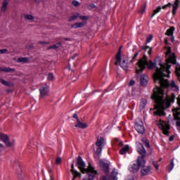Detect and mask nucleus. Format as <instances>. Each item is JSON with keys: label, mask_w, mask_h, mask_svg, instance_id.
<instances>
[{"label": "nucleus", "mask_w": 180, "mask_h": 180, "mask_svg": "<svg viewBox=\"0 0 180 180\" xmlns=\"http://www.w3.org/2000/svg\"><path fill=\"white\" fill-rule=\"evenodd\" d=\"M169 140V141H172V140H174V137L173 136H170Z\"/></svg>", "instance_id": "8fccbe9b"}, {"label": "nucleus", "mask_w": 180, "mask_h": 180, "mask_svg": "<svg viewBox=\"0 0 180 180\" xmlns=\"http://www.w3.org/2000/svg\"><path fill=\"white\" fill-rule=\"evenodd\" d=\"M153 165H154L155 168H156V169H158V167H160V166L158 165V164H157V163H153Z\"/></svg>", "instance_id": "a18cd8bd"}, {"label": "nucleus", "mask_w": 180, "mask_h": 180, "mask_svg": "<svg viewBox=\"0 0 180 180\" xmlns=\"http://www.w3.org/2000/svg\"><path fill=\"white\" fill-rule=\"evenodd\" d=\"M0 140L4 143L6 147H13L16 144L15 139L5 134H0Z\"/></svg>", "instance_id": "423d86ee"}, {"label": "nucleus", "mask_w": 180, "mask_h": 180, "mask_svg": "<svg viewBox=\"0 0 180 180\" xmlns=\"http://www.w3.org/2000/svg\"><path fill=\"white\" fill-rule=\"evenodd\" d=\"M39 44H50L49 41H39Z\"/></svg>", "instance_id": "79ce46f5"}, {"label": "nucleus", "mask_w": 180, "mask_h": 180, "mask_svg": "<svg viewBox=\"0 0 180 180\" xmlns=\"http://www.w3.org/2000/svg\"><path fill=\"white\" fill-rule=\"evenodd\" d=\"M76 57H78V54H77V53L75 54L73 56H72V60H75V58H76Z\"/></svg>", "instance_id": "49530a36"}, {"label": "nucleus", "mask_w": 180, "mask_h": 180, "mask_svg": "<svg viewBox=\"0 0 180 180\" xmlns=\"http://www.w3.org/2000/svg\"><path fill=\"white\" fill-rule=\"evenodd\" d=\"M0 70L4 71V72H13L15 69H12L11 68H3V69H0Z\"/></svg>", "instance_id": "c85d7f7f"}, {"label": "nucleus", "mask_w": 180, "mask_h": 180, "mask_svg": "<svg viewBox=\"0 0 180 180\" xmlns=\"http://www.w3.org/2000/svg\"><path fill=\"white\" fill-rule=\"evenodd\" d=\"M6 53H8V49H0V54H6Z\"/></svg>", "instance_id": "e433bc0d"}, {"label": "nucleus", "mask_w": 180, "mask_h": 180, "mask_svg": "<svg viewBox=\"0 0 180 180\" xmlns=\"http://www.w3.org/2000/svg\"><path fill=\"white\" fill-rule=\"evenodd\" d=\"M86 25V22H75V24L71 25L72 29H78L79 27H84Z\"/></svg>", "instance_id": "a211bd4d"}, {"label": "nucleus", "mask_w": 180, "mask_h": 180, "mask_svg": "<svg viewBox=\"0 0 180 180\" xmlns=\"http://www.w3.org/2000/svg\"><path fill=\"white\" fill-rule=\"evenodd\" d=\"M75 127H79V129H86L88 127V124L82 122L79 119H77V123L75 124Z\"/></svg>", "instance_id": "f3484780"}, {"label": "nucleus", "mask_w": 180, "mask_h": 180, "mask_svg": "<svg viewBox=\"0 0 180 180\" xmlns=\"http://www.w3.org/2000/svg\"><path fill=\"white\" fill-rule=\"evenodd\" d=\"M77 166L82 174H86L87 175L83 180H94L95 176L98 175V172L92 166L89 165L88 168H85V162L82 160V157L77 158Z\"/></svg>", "instance_id": "7ed1b4c3"}, {"label": "nucleus", "mask_w": 180, "mask_h": 180, "mask_svg": "<svg viewBox=\"0 0 180 180\" xmlns=\"http://www.w3.org/2000/svg\"><path fill=\"white\" fill-rule=\"evenodd\" d=\"M73 117H74L75 119H76L77 122L78 121V119H79V118H78V115H77V114H74V115H73Z\"/></svg>", "instance_id": "c03bdc74"}, {"label": "nucleus", "mask_w": 180, "mask_h": 180, "mask_svg": "<svg viewBox=\"0 0 180 180\" xmlns=\"http://www.w3.org/2000/svg\"><path fill=\"white\" fill-rule=\"evenodd\" d=\"M114 144L118 146L119 147H122L123 146V142L122 141H119L118 139H114Z\"/></svg>", "instance_id": "c756f323"}, {"label": "nucleus", "mask_w": 180, "mask_h": 180, "mask_svg": "<svg viewBox=\"0 0 180 180\" xmlns=\"http://www.w3.org/2000/svg\"><path fill=\"white\" fill-rule=\"evenodd\" d=\"M71 172L73 175V179L72 180H75V178L77 176H79V178H81V173L80 172H78L77 171H76L75 169H74V164H72V166H71Z\"/></svg>", "instance_id": "2eb2a0df"}, {"label": "nucleus", "mask_w": 180, "mask_h": 180, "mask_svg": "<svg viewBox=\"0 0 180 180\" xmlns=\"http://www.w3.org/2000/svg\"><path fill=\"white\" fill-rule=\"evenodd\" d=\"M79 19H81V20H88V19H89V17L86 16V15H80L79 16Z\"/></svg>", "instance_id": "c9c22d12"}, {"label": "nucleus", "mask_w": 180, "mask_h": 180, "mask_svg": "<svg viewBox=\"0 0 180 180\" xmlns=\"http://www.w3.org/2000/svg\"><path fill=\"white\" fill-rule=\"evenodd\" d=\"M140 82H141V85H142V86H146V85H147V84H148V77H147V75H141Z\"/></svg>", "instance_id": "4468645a"}, {"label": "nucleus", "mask_w": 180, "mask_h": 180, "mask_svg": "<svg viewBox=\"0 0 180 180\" xmlns=\"http://www.w3.org/2000/svg\"><path fill=\"white\" fill-rule=\"evenodd\" d=\"M17 63H29V58H18L17 59Z\"/></svg>", "instance_id": "b1692460"}, {"label": "nucleus", "mask_w": 180, "mask_h": 180, "mask_svg": "<svg viewBox=\"0 0 180 180\" xmlns=\"http://www.w3.org/2000/svg\"><path fill=\"white\" fill-rule=\"evenodd\" d=\"M116 62L115 65L120 64L121 68L123 70H127L129 68V60L127 58H124L120 55V51H119L118 53L116 55Z\"/></svg>", "instance_id": "39448f33"}, {"label": "nucleus", "mask_w": 180, "mask_h": 180, "mask_svg": "<svg viewBox=\"0 0 180 180\" xmlns=\"http://www.w3.org/2000/svg\"><path fill=\"white\" fill-rule=\"evenodd\" d=\"M0 82L3 85H5L6 86H13V83L4 80V79H0Z\"/></svg>", "instance_id": "4be33fe9"}, {"label": "nucleus", "mask_w": 180, "mask_h": 180, "mask_svg": "<svg viewBox=\"0 0 180 180\" xmlns=\"http://www.w3.org/2000/svg\"><path fill=\"white\" fill-rule=\"evenodd\" d=\"M165 43H168V41L167 39H165Z\"/></svg>", "instance_id": "864d4df0"}, {"label": "nucleus", "mask_w": 180, "mask_h": 180, "mask_svg": "<svg viewBox=\"0 0 180 180\" xmlns=\"http://www.w3.org/2000/svg\"><path fill=\"white\" fill-rule=\"evenodd\" d=\"M56 164H60L61 162V158H58L56 160Z\"/></svg>", "instance_id": "a19ab883"}, {"label": "nucleus", "mask_w": 180, "mask_h": 180, "mask_svg": "<svg viewBox=\"0 0 180 180\" xmlns=\"http://www.w3.org/2000/svg\"><path fill=\"white\" fill-rule=\"evenodd\" d=\"M152 40H153V35H149V36L147 37L146 43H150V41H151Z\"/></svg>", "instance_id": "4c0bfd02"}, {"label": "nucleus", "mask_w": 180, "mask_h": 180, "mask_svg": "<svg viewBox=\"0 0 180 180\" xmlns=\"http://www.w3.org/2000/svg\"><path fill=\"white\" fill-rule=\"evenodd\" d=\"M169 63L176 64V57L174 53H171V49H168L166 52V64H160V68H157L156 72L153 75L155 84L159 85V86H156V88L153 89V95L152 96L156 103L155 113L158 116H162L164 115V109L169 108L170 103L175 101V95L173 93H172L171 96H167L166 98L164 99V90H162V88L171 86L174 91H178V86L175 84L174 81H172L171 84H169L168 80L165 79V77L168 78L169 77V68H171Z\"/></svg>", "instance_id": "f257e3e1"}, {"label": "nucleus", "mask_w": 180, "mask_h": 180, "mask_svg": "<svg viewBox=\"0 0 180 180\" xmlns=\"http://www.w3.org/2000/svg\"><path fill=\"white\" fill-rule=\"evenodd\" d=\"M50 180H54V178H53V176H51V179Z\"/></svg>", "instance_id": "603ef678"}, {"label": "nucleus", "mask_w": 180, "mask_h": 180, "mask_svg": "<svg viewBox=\"0 0 180 180\" xmlns=\"http://www.w3.org/2000/svg\"><path fill=\"white\" fill-rule=\"evenodd\" d=\"M23 18L25 20H28L30 22H34V19H36L33 14H24Z\"/></svg>", "instance_id": "dca6fc26"}, {"label": "nucleus", "mask_w": 180, "mask_h": 180, "mask_svg": "<svg viewBox=\"0 0 180 180\" xmlns=\"http://www.w3.org/2000/svg\"><path fill=\"white\" fill-rule=\"evenodd\" d=\"M40 93V98L43 99V98H46V96H49V86H44L39 89Z\"/></svg>", "instance_id": "9d476101"}, {"label": "nucleus", "mask_w": 180, "mask_h": 180, "mask_svg": "<svg viewBox=\"0 0 180 180\" xmlns=\"http://www.w3.org/2000/svg\"><path fill=\"white\" fill-rule=\"evenodd\" d=\"M105 139L102 138V137H98L97 139L96 143V146L97 147V149L96 150V154H101V153H102V147H103V146H105Z\"/></svg>", "instance_id": "1a4fd4ad"}, {"label": "nucleus", "mask_w": 180, "mask_h": 180, "mask_svg": "<svg viewBox=\"0 0 180 180\" xmlns=\"http://www.w3.org/2000/svg\"><path fill=\"white\" fill-rule=\"evenodd\" d=\"M47 78L49 81H54V75L52 73L48 74Z\"/></svg>", "instance_id": "f704fd0d"}, {"label": "nucleus", "mask_w": 180, "mask_h": 180, "mask_svg": "<svg viewBox=\"0 0 180 180\" xmlns=\"http://www.w3.org/2000/svg\"><path fill=\"white\" fill-rule=\"evenodd\" d=\"M129 146L127 145L125 146L124 148H122L120 150V153L122 155H124V154H126V153H127V151H129Z\"/></svg>", "instance_id": "5701e85b"}, {"label": "nucleus", "mask_w": 180, "mask_h": 180, "mask_svg": "<svg viewBox=\"0 0 180 180\" xmlns=\"http://www.w3.org/2000/svg\"><path fill=\"white\" fill-rule=\"evenodd\" d=\"M134 127L135 130H136V131L140 134H143V133L145 131L144 124L143 123V121L139 118L136 120Z\"/></svg>", "instance_id": "6e6552de"}, {"label": "nucleus", "mask_w": 180, "mask_h": 180, "mask_svg": "<svg viewBox=\"0 0 180 180\" xmlns=\"http://www.w3.org/2000/svg\"><path fill=\"white\" fill-rule=\"evenodd\" d=\"M134 84H135L134 80H131V81L129 82V85L130 86H131L132 85H134Z\"/></svg>", "instance_id": "37998d69"}, {"label": "nucleus", "mask_w": 180, "mask_h": 180, "mask_svg": "<svg viewBox=\"0 0 180 180\" xmlns=\"http://www.w3.org/2000/svg\"><path fill=\"white\" fill-rule=\"evenodd\" d=\"M36 1V2H41V0H35Z\"/></svg>", "instance_id": "3c124183"}, {"label": "nucleus", "mask_w": 180, "mask_h": 180, "mask_svg": "<svg viewBox=\"0 0 180 180\" xmlns=\"http://www.w3.org/2000/svg\"><path fill=\"white\" fill-rule=\"evenodd\" d=\"M1 69H3V68H0V71H2V70H1Z\"/></svg>", "instance_id": "5fc2aeb1"}, {"label": "nucleus", "mask_w": 180, "mask_h": 180, "mask_svg": "<svg viewBox=\"0 0 180 180\" xmlns=\"http://www.w3.org/2000/svg\"><path fill=\"white\" fill-rule=\"evenodd\" d=\"M7 8H8V1L5 0L1 6V12H6Z\"/></svg>", "instance_id": "cd10ccee"}, {"label": "nucleus", "mask_w": 180, "mask_h": 180, "mask_svg": "<svg viewBox=\"0 0 180 180\" xmlns=\"http://www.w3.org/2000/svg\"><path fill=\"white\" fill-rule=\"evenodd\" d=\"M72 5L75 6V8H78V6H81V3L77 0H73L72 1Z\"/></svg>", "instance_id": "7c9ffc66"}, {"label": "nucleus", "mask_w": 180, "mask_h": 180, "mask_svg": "<svg viewBox=\"0 0 180 180\" xmlns=\"http://www.w3.org/2000/svg\"><path fill=\"white\" fill-rule=\"evenodd\" d=\"M151 173V167L149 166H141V175L144 176V175H148Z\"/></svg>", "instance_id": "9b49d317"}, {"label": "nucleus", "mask_w": 180, "mask_h": 180, "mask_svg": "<svg viewBox=\"0 0 180 180\" xmlns=\"http://www.w3.org/2000/svg\"><path fill=\"white\" fill-rule=\"evenodd\" d=\"M137 56H139V53H136L134 54V56H133L132 59L135 60L136 57H137Z\"/></svg>", "instance_id": "de8ad7c7"}, {"label": "nucleus", "mask_w": 180, "mask_h": 180, "mask_svg": "<svg viewBox=\"0 0 180 180\" xmlns=\"http://www.w3.org/2000/svg\"><path fill=\"white\" fill-rule=\"evenodd\" d=\"M146 105H147V100L146 98H143L139 105L140 109H144Z\"/></svg>", "instance_id": "a878e982"}, {"label": "nucleus", "mask_w": 180, "mask_h": 180, "mask_svg": "<svg viewBox=\"0 0 180 180\" xmlns=\"http://www.w3.org/2000/svg\"><path fill=\"white\" fill-rule=\"evenodd\" d=\"M137 151L141 157H139L136 162L130 165L129 169L131 172H137L143 165H146L144 157H146L147 153L146 152L144 146L140 143H137Z\"/></svg>", "instance_id": "f03ea898"}, {"label": "nucleus", "mask_w": 180, "mask_h": 180, "mask_svg": "<svg viewBox=\"0 0 180 180\" xmlns=\"http://www.w3.org/2000/svg\"><path fill=\"white\" fill-rule=\"evenodd\" d=\"M156 124H158L159 129L162 130L165 136H168V134H169V124H168V123L161 120H159L156 122Z\"/></svg>", "instance_id": "0eeeda50"}, {"label": "nucleus", "mask_w": 180, "mask_h": 180, "mask_svg": "<svg viewBox=\"0 0 180 180\" xmlns=\"http://www.w3.org/2000/svg\"><path fill=\"white\" fill-rule=\"evenodd\" d=\"M142 50H145V51H148V54L151 56V51H153V48L149 46H142Z\"/></svg>", "instance_id": "bb28decb"}, {"label": "nucleus", "mask_w": 180, "mask_h": 180, "mask_svg": "<svg viewBox=\"0 0 180 180\" xmlns=\"http://www.w3.org/2000/svg\"><path fill=\"white\" fill-rule=\"evenodd\" d=\"M161 11V6H158L155 10L153 11V13L152 14V18H154L157 13H158Z\"/></svg>", "instance_id": "473e14b6"}, {"label": "nucleus", "mask_w": 180, "mask_h": 180, "mask_svg": "<svg viewBox=\"0 0 180 180\" xmlns=\"http://www.w3.org/2000/svg\"><path fill=\"white\" fill-rule=\"evenodd\" d=\"M168 6H171V3H169V4L163 6L162 9H167V8H168Z\"/></svg>", "instance_id": "ea45409f"}, {"label": "nucleus", "mask_w": 180, "mask_h": 180, "mask_svg": "<svg viewBox=\"0 0 180 180\" xmlns=\"http://www.w3.org/2000/svg\"><path fill=\"white\" fill-rule=\"evenodd\" d=\"M174 167H175V165L174 164V159H172L169 165L167 166V169L169 172H171V171L174 169Z\"/></svg>", "instance_id": "393cba45"}, {"label": "nucleus", "mask_w": 180, "mask_h": 180, "mask_svg": "<svg viewBox=\"0 0 180 180\" xmlns=\"http://www.w3.org/2000/svg\"><path fill=\"white\" fill-rule=\"evenodd\" d=\"M126 180H134V178H133L132 176H130L127 178Z\"/></svg>", "instance_id": "09e8293b"}, {"label": "nucleus", "mask_w": 180, "mask_h": 180, "mask_svg": "<svg viewBox=\"0 0 180 180\" xmlns=\"http://www.w3.org/2000/svg\"><path fill=\"white\" fill-rule=\"evenodd\" d=\"M100 167L104 172H108L109 171V162L106 160H101Z\"/></svg>", "instance_id": "ddd939ff"}, {"label": "nucleus", "mask_w": 180, "mask_h": 180, "mask_svg": "<svg viewBox=\"0 0 180 180\" xmlns=\"http://www.w3.org/2000/svg\"><path fill=\"white\" fill-rule=\"evenodd\" d=\"M141 141L143 143V144H145L146 147H150V143H148V140L143 138L141 139Z\"/></svg>", "instance_id": "72a5a7b5"}, {"label": "nucleus", "mask_w": 180, "mask_h": 180, "mask_svg": "<svg viewBox=\"0 0 180 180\" xmlns=\"http://www.w3.org/2000/svg\"><path fill=\"white\" fill-rule=\"evenodd\" d=\"M146 65H147L148 70H153V68H155V63H153V61L148 62L147 58L143 56L136 63L135 67L136 74H141V72H143L146 68Z\"/></svg>", "instance_id": "20e7f679"}, {"label": "nucleus", "mask_w": 180, "mask_h": 180, "mask_svg": "<svg viewBox=\"0 0 180 180\" xmlns=\"http://www.w3.org/2000/svg\"><path fill=\"white\" fill-rule=\"evenodd\" d=\"M95 8V4H91L88 6V9H94Z\"/></svg>", "instance_id": "58836bf2"}, {"label": "nucleus", "mask_w": 180, "mask_h": 180, "mask_svg": "<svg viewBox=\"0 0 180 180\" xmlns=\"http://www.w3.org/2000/svg\"><path fill=\"white\" fill-rule=\"evenodd\" d=\"M174 32V27H170L166 32L167 36H172V33Z\"/></svg>", "instance_id": "2f4dec72"}, {"label": "nucleus", "mask_w": 180, "mask_h": 180, "mask_svg": "<svg viewBox=\"0 0 180 180\" xmlns=\"http://www.w3.org/2000/svg\"><path fill=\"white\" fill-rule=\"evenodd\" d=\"M179 5V0H175L174 4L172 5V13L175 15L176 12V9H178V6Z\"/></svg>", "instance_id": "6ab92c4d"}, {"label": "nucleus", "mask_w": 180, "mask_h": 180, "mask_svg": "<svg viewBox=\"0 0 180 180\" xmlns=\"http://www.w3.org/2000/svg\"><path fill=\"white\" fill-rule=\"evenodd\" d=\"M79 18V13H75L72 15L70 16L68 18L69 22H74V20H76V19H78Z\"/></svg>", "instance_id": "aec40b11"}, {"label": "nucleus", "mask_w": 180, "mask_h": 180, "mask_svg": "<svg viewBox=\"0 0 180 180\" xmlns=\"http://www.w3.org/2000/svg\"><path fill=\"white\" fill-rule=\"evenodd\" d=\"M60 47H61V42H58L56 44L50 46L48 47V50H57V49H60Z\"/></svg>", "instance_id": "412c9836"}, {"label": "nucleus", "mask_w": 180, "mask_h": 180, "mask_svg": "<svg viewBox=\"0 0 180 180\" xmlns=\"http://www.w3.org/2000/svg\"><path fill=\"white\" fill-rule=\"evenodd\" d=\"M101 180H117V170L114 169L112 172L111 177L105 176Z\"/></svg>", "instance_id": "f8f14e48"}]
</instances>
